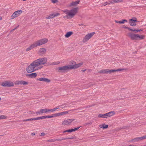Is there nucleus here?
<instances>
[{
  "instance_id": "de8ad7c7",
  "label": "nucleus",
  "mask_w": 146,
  "mask_h": 146,
  "mask_svg": "<svg viewBox=\"0 0 146 146\" xmlns=\"http://www.w3.org/2000/svg\"><path fill=\"white\" fill-rule=\"evenodd\" d=\"M19 27V25H18L15 28H14V29H13L12 31H13L17 29Z\"/></svg>"
},
{
  "instance_id": "dca6fc26",
  "label": "nucleus",
  "mask_w": 146,
  "mask_h": 146,
  "mask_svg": "<svg viewBox=\"0 0 146 146\" xmlns=\"http://www.w3.org/2000/svg\"><path fill=\"white\" fill-rule=\"evenodd\" d=\"M36 76L37 74L36 73H33L30 74H27L26 75L27 77L31 78H35L36 77Z\"/></svg>"
},
{
  "instance_id": "680f3d73",
  "label": "nucleus",
  "mask_w": 146,
  "mask_h": 146,
  "mask_svg": "<svg viewBox=\"0 0 146 146\" xmlns=\"http://www.w3.org/2000/svg\"><path fill=\"white\" fill-rule=\"evenodd\" d=\"M26 0H23V1H26Z\"/></svg>"
},
{
  "instance_id": "58836bf2",
  "label": "nucleus",
  "mask_w": 146,
  "mask_h": 146,
  "mask_svg": "<svg viewBox=\"0 0 146 146\" xmlns=\"http://www.w3.org/2000/svg\"><path fill=\"white\" fill-rule=\"evenodd\" d=\"M73 131V130H72V129L67 130V132L69 133H71Z\"/></svg>"
},
{
  "instance_id": "f03ea898",
  "label": "nucleus",
  "mask_w": 146,
  "mask_h": 146,
  "mask_svg": "<svg viewBox=\"0 0 146 146\" xmlns=\"http://www.w3.org/2000/svg\"><path fill=\"white\" fill-rule=\"evenodd\" d=\"M78 8V7L73 9L70 10H66L63 11V12L71 18L73 17L77 13Z\"/></svg>"
},
{
  "instance_id": "37998d69",
  "label": "nucleus",
  "mask_w": 146,
  "mask_h": 146,
  "mask_svg": "<svg viewBox=\"0 0 146 146\" xmlns=\"http://www.w3.org/2000/svg\"><path fill=\"white\" fill-rule=\"evenodd\" d=\"M45 133H40V136H44L45 135Z\"/></svg>"
},
{
  "instance_id": "052dcab7",
  "label": "nucleus",
  "mask_w": 146,
  "mask_h": 146,
  "mask_svg": "<svg viewBox=\"0 0 146 146\" xmlns=\"http://www.w3.org/2000/svg\"><path fill=\"white\" fill-rule=\"evenodd\" d=\"M1 100V98L0 97V101Z\"/></svg>"
},
{
  "instance_id": "f8f14e48",
  "label": "nucleus",
  "mask_w": 146,
  "mask_h": 146,
  "mask_svg": "<svg viewBox=\"0 0 146 146\" xmlns=\"http://www.w3.org/2000/svg\"><path fill=\"white\" fill-rule=\"evenodd\" d=\"M46 52V50L44 48H42L40 49L38 52V53L40 55H43Z\"/></svg>"
},
{
  "instance_id": "e433bc0d",
  "label": "nucleus",
  "mask_w": 146,
  "mask_h": 146,
  "mask_svg": "<svg viewBox=\"0 0 146 146\" xmlns=\"http://www.w3.org/2000/svg\"><path fill=\"white\" fill-rule=\"evenodd\" d=\"M80 127H77V128H75L74 129H72V130H73V131H76L78 130L80 128Z\"/></svg>"
},
{
  "instance_id": "4be33fe9",
  "label": "nucleus",
  "mask_w": 146,
  "mask_h": 146,
  "mask_svg": "<svg viewBox=\"0 0 146 146\" xmlns=\"http://www.w3.org/2000/svg\"><path fill=\"white\" fill-rule=\"evenodd\" d=\"M119 1L118 0H113L111 1H108V4L110 5L113 4L114 3H117Z\"/></svg>"
},
{
  "instance_id": "4468645a",
  "label": "nucleus",
  "mask_w": 146,
  "mask_h": 146,
  "mask_svg": "<svg viewBox=\"0 0 146 146\" xmlns=\"http://www.w3.org/2000/svg\"><path fill=\"white\" fill-rule=\"evenodd\" d=\"M135 20L130 19L129 20V22L130 23V25L131 26H134L136 25L135 22L137 21L136 19H135Z\"/></svg>"
},
{
  "instance_id": "393cba45",
  "label": "nucleus",
  "mask_w": 146,
  "mask_h": 146,
  "mask_svg": "<svg viewBox=\"0 0 146 146\" xmlns=\"http://www.w3.org/2000/svg\"><path fill=\"white\" fill-rule=\"evenodd\" d=\"M98 117L101 118H107L106 113L104 114H100L98 115Z\"/></svg>"
},
{
  "instance_id": "09e8293b",
  "label": "nucleus",
  "mask_w": 146,
  "mask_h": 146,
  "mask_svg": "<svg viewBox=\"0 0 146 146\" xmlns=\"http://www.w3.org/2000/svg\"><path fill=\"white\" fill-rule=\"evenodd\" d=\"M56 110V109L55 108H54V109H52L51 112L55 111Z\"/></svg>"
},
{
  "instance_id": "b1692460",
  "label": "nucleus",
  "mask_w": 146,
  "mask_h": 146,
  "mask_svg": "<svg viewBox=\"0 0 146 146\" xmlns=\"http://www.w3.org/2000/svg\"><path fill=\"white\" fill-rule=\"evenodd\" d=\"M72 32L70 31L67 32L66 34L65 35V36L66 38H68L71 35L73 34Z\"/></svg>"
},
{
  "instance_id": "f257e3e1",
  "label": "nucleus",
  "mask_w": 146,
  "mask_h": 146,
  "mask_svg": "<svg viewBox=\"0 0 146 146\" xmlns=\"http://www.w3.org/2000/svg\"><path fill=\"white\" fill-rule=\"evenodd\" d=\"M47 59L46 57L37 59L33 62L26 68L28 73L32 72L41 69L43 67L42 65L46 63Z\"/></svg>"
},
{
  "instance_id": "c756f323",
  "label": "nucleus",
  "mask_w": 146,
  "mask_h": 146,
  "mask_svg": "<svg viewBox=\"0 0 146 146\" xmlns=\"http://www.w3.org/2000/svg\"><path fill=\"white\" fill-rule=\"evenodd\" d=\"M68 113V112L67 111L62 112L60 113V116L64 115H65L66 114Z\"/></svg>"
},
{
  "instance_id": "79ce46f5",
  "label": "nucleus",
  "mask_w": 146,
  "mask_h": 146,
  "mask_svg": "<svg viewBox=\"0 0 146 146\" xmlns=\"http://www.w3.org/2000/svg\"><path fill=\"white\" fill-rule=\"evenodd\" d=\"M57 0H52V2L53 3H55L57 2Z\"/></svg>"
},
{
  "instance_id": "473e14b6",
  "label": "nucleus",
  "mask_w": 146,
  "mask_h": 146,
  "mask_svg": "<svg viewBox=\"0 0 146 146\" xmlns=\"http://www.w3.org/2000/svg\"><path fill=\"white\" fill-rule=\"evenodd\" d=\"M44 116V119L47 118H51L53 117V116L52 115H47V116Z\"/></svg>"
},
{
  "instance_id": "1a4fd4ad",
  "label": "nucleus",
  "mask_w": 146,
  "mask_h": 146,
  "mask_svg": "<svg viewBox=\"0 0 146 146\" xmlns=\"http://www.w3.org/2000/svg\"><path fill=\"white\" fill-rule=\"evenodd\" d=\"M14 85L13 82L7 81L3 82L1 84V86L4 87H10L13 86Z\"/></svg>"
},
{
  "instance_id": "c03bdc74",
  "label": "nucleus",
  "mask_w": 146,
  "mask_h": 146,
  "mask_svg": "<svg viewBox=\"0 0 146 146\" xmlns=\"http://www.w3.org/2000/svg\"><path fill=\"white\" fill-rule=\"evenodd\" d=\"M127 69H120L119 68V72L120 71H121L122 70H124L125 71V70H126Z\"/></svg>"
},
{
  "instance_id": "cd10ccee",
  "label": "nucleus",
  "mask_w": 146,
  "mask_h": 146,
  "mask_svg": "<svg viewBox=\"0 0 146 146\" xmlns=\"http://www.w3.org/2000/svg\"><path fill=\"white\" fill-rule=\"evenodd\" d=\"M139 140H140V137H138L134 138V139H132L131 141L134 142H135Z\"/></svg>"
},
{
  "instance_id": "a19ab883",
  "label": "nucleus",
  "mask_w": 146,
  "mask_h": 146,
  "mask_svg": "<svg viewBox=\"0 0 146 146\" xmlns=\"http://www.w3.org/2000/svg\"><path fill=\"white\" fill-rule=\"evenodd\" d=\"M31 120H35V118H33L28 119V121H31Z\"/></svg>"
},
{
  "instance_id": "aec40b11",
  "label": "nucleus",
  "mask_w": 146,
  "mask_h": 146,
  "mask_svg": "<svg viewBox=\"0 0 146 146\" xmlns=\"http://www.w3.org/2000/svg\"><path fill=\"white\" fill-rule=\"evenodd\" d=\"M38 80L39 81H44L45 82H50V81L48 79L46 78H39L38 79Z\"/></svg>"
},
{
  "instance_id": "6e6552de",
  "label": "nucleus",
  "mask_w": 146,
  "mask_h": 146,
  "mask_svg": "<svg viewBox=\"0 0 146 146\" xmlns=\"http://www.w3.org/2000/svg\"><path fill=\"white\" fill-rule=\"evenodd\" d=\"M95 34L94 32L90 33H88L86 35L84 38L83 40V42H87L89 39H90Z\"/></svg>"
},
{
  "instance_id": "603ef678",
  "label": "nucleus",
  "mask_w": 146,
  "mask_h": 146,
  "mask_svg": "<svg viewBox=\"0 0 146 146\" xmlns=\"http://www.w3.org/2000/svg\"><path fill=\"white\" fill-rule=\"evenodd\" d=\"M30 113H29L30 114H35V112H33V111H30Z\"/></svg>"
},
{
  "instance_id": "ea45409f",
  "label": "nucleus",
  "mask_w": 146,
  "mask_h": 146,
  "mask_svg": "<svg viewBox=\"0 0 146 146\" xmlns=\"http://www.w3.org/2000/svg\"><path fill=\"white\" fill-rule=\"evenodd\" d=\"M40 111H38L36 112V114L37 115H40L41 113H40Z\"/></svg>"
},
{
  "instance_id": "4d7b16f0",
  "label": "nucleus",
  "mask_w": 146,
  "mask_h": 146,
  "mask_svg": "<svg viewBox=\"0 0 146 146\" xmlns=\"http://www.w3.org/2000/svg\"><path fill=\"white\" fill-rule=\"evenodd\" d=\"M79 26L83 25L82 24H79Z\"/></svg>"
},
{
  "instance_id": "49530a36",
  "label": "nucleus",
  "mask_w": 146,
  "mask_h": 146,
  "mask_svg": "<svg viewBox=\"0 0 146 146\" xmlns=\"http://www.w3.org/2000/svg\"><path fill=\"white\" fill-rule=\"evenodd\" d=\"M52 109H46V113L48 112L49 111H51V112Z\"/></svg>"
},
{
  "instance_id": "864d4df0",
  "label": "nucleus",
  "mask_w": 146,
  "mask_h": 146,
  "mask_svg": "<svg viewBox=\"0 0 146 146\" xmlns=\"http://www.w3.org/2000/svg\"><path fill=\"white\" fill-rule=\"evenodd\" d=\"M28 121V119H24L23 120V121Z\"/></svg>"
},
{
  "instance_id": "69168bd1",
  "label": "nucleus",
  "mask_w": 146,
  "mask_h": 146,
  "mask_svg": "<svg viewBox=\"0 0 146 146\" xmlns=\"http://www.w3.org/2000/svg\"><path fill=\"white\" fill-rule=\"evenodd\" d=\"M120 0H119V2H120Z\"/></svg>"
},
{
  "instance_id": "423d86ee",
  "label": "nucleus",
  "mask_w": 146,
  "mask_h": 146,
  "mask_svg": "<svg viewBox=\"0 0 146 146\" xmlns=\"http://www.w3.org/2000/svg\"><path fill=\"white\" fill-rule=\"evenodd\" d=\"M74 67H72L70 66H62V67L57 68V69L59 72H64L66 70H69V69L74 68Z\"/></svg>"
},
{
  "instance_id": "e2e57ef3",
  "label": "nucleus",
  "mask_w": 146,
  "mask_h": 146,
  "mask_svg": "<svg viewBox=\"0 0 146 146\" xmlns=\"http://www.w3.org/2000/svg\"><path fill=\"white\" fill-rule=\"evenodd\" d=\"M63 108H63V107H62V109H63Z\"/></svg>"
},
{
  "instance_id": "72a5a7b5",
  "label": "nucleus",
  "mask_w": 146,
  "mask_h": 146,
  "mask_svg": "<svg viewBox=\"0 0 146 146\" xmlns=\"http://www.w3.org/2000/svg\"><path fill=\"white\" fill-rule=\"evenodd\" d=\"M44 116H42L41 117H37L35 118V120H36L40 119H44Z\"/></svg>"
},
{
  "instance_id": "6e6d98bb",
  "label": "nucleus",
  "mask_w": 146,
  "mask_h": 146,
  "mask_svg": "<svg viewBox=\"0 0 146 146\" xmlns=\"http://www.w3.org/2000/svg\"><path fill=\"white\" fill-rule=\"evenodd\" d=\"M86 70L85 69V70H81L82 71H83V72H84Z\"/></svg>"
},
{
  "instance_id": "6ab92c4d",
  "label": "nucleus",
  "mask_w": 146,
  "mask_h": 146,
  "mask_svg": "<svg viewBox=\"0 0 146 146\" xmlns=\"http://www.w3.org/2000/svg\"><path fill=\"white\" fill-rule=\"evenodd\" d=\"M106 113V117H107V118L108 117H110V116H112V115H114L115 114V113L114 111H112L110 112H109Z\"/></svg>"
},
{
  "instance_id": "5fc2aeb1",
  "label": "nucleus",
  "mask_w": 146,
  "mask_h": 146,
  "mask_svg": "<svg viewBox=\"0 0 146 146\" xmlns=\"http://www.w3.org/2000/svg\"><path fill=\"white\" fill-rule=\"evenodd\" d=\"M67 132V130H65L63 132V133H66Z\"/></svg>"
},
{
  "instance_id": "0e129e2a",
  "label": "nucleus",
  "mask_w": 146,
  "mask_h": 146,
  "mask_svg": "<svg viewBox=\"0 0 146 146\" xmlns=\"http://www.w3.org/2000/svg\"><path fill=\"white\" fill-rule=\"evenodd\" d=\"M144 146H146V144Z\"/></svg>"
},
{
  "instance_id": "a211bd4d",
  "label": "nucleus",
  "mask_w": 146,
  "mask_h": 146,
  "mask_svg": "<svg viewBox=\"0 0 146 146\" xmlns=\"http://www.w3.org/2000/svg\"><path fill=\"white\" fill-rule=\"evenodd\" d=\"M80 1L79 0H77V1L73 2L71 3H70V6L71 7L72 6H76L79 3Z\"/></svg>"
},
{
  "instance_id": "3c124183",
  "label": "nucleus",
  "mask_w": 146,
  "mask_h": 146,
  "mask_svg": "<svg viewBox=\"0 0 146 146\" xmlns=\"http://www.w3.org/2000/svg\"><path fill=\"white\" fill-rule=\"evenodd\" d=\"M31 135H35V133L33 132L31 133Z\"/></svg>"
},
{
  "instance_id": "8fccbe9b",
  "label": "nucleus",
  "mask_w": 146,
  "mask_h": 146,
  "mask_svg": "<svg viewBox=\"0 0 146 146\" xmlns=\"http://www.w3.org/2000/svg\"><path fill=\"white\" fill-rule=\"evenodd\" d=\"M62 106V105H61V106H57L55 108L56 109V110L58 109L59 108V107H60V106Z\"/></svg>"
},
{
  "instance_id": "2f4dec72",
  "label": "nucleus",
  "mask_w": 146,
  "mask_h": 146,
  "mask_svg": "<svg viewBox=\"0 0 146 146\" xmlns=\"http://www.w3.org/2000/svg\"><path fill=\"white\" fill-rule=\"evenodd\" d=\"M7 118V116L4 115H1L0 116V119H5Z\"/></svg>"
},
{
  "instance_id": "20e7f679",
  "label": "nucleus",
  "mask_w": 146,
  "mask_h": 146,
  "mask_svg": "<svg viewBox=\"0 0 146 146\" xmlns=\"http://www.w3.org/2000/svg\"><path fill=\"white\" fill-rule=\"evenodd\" d=\"M48 40L46 38H43L34 42L36 46L44 44L47 42Z\"/></svg>"
},
{
  "instance_id": "2eb2a0df",
  "label": "nucleus",
  "mask_w": 146,
  "mask_h": 146,
  "mask_svg": "<svg viewBox=\"0 0 146 146\" xmlns=\"http://www.w3.org/2000/svg\"><path fill=\"white\" fill-rule=\"evenodd\" d=\"M36 47V45L34 42L26 49V51H28Z\"/></svg>"
},
{
  "instance_id": "ddd939ff",
  "label": "nucleus",
  "mask_w": 146,
  "mask_h": 146,
  "mask_svg": "<svg viewBox=\"0 0 146 146\" xmlns=\"http://www.w3.org/2000/svg\"><path fill=\"white\" fill-rule=\"evenodd\" d=\"M60 15L59 13H53L50 14L48 16L46 17V19H52L55 17H57Z\"/></svg>"
},
{
  "instance_id": "4c0bfd02",
  "label": "nucleus",
  "mask_w": 146,
  "mask_h": 146,
  "mask_svg": "<svg viewBox=\"0 0 146 146\" xmlns=\"http://www.w3.org/2000/svg\"><path fill=\"white\" fill-rule=\"evenodd\" d=\"M54 115L56 117L60 116V113H55L54 114Z\"/></svg>"
},
{
  "instance_id": "412c9836",
  "label": "nucleus",
  "mask_w": 146,
  "mask_h": 146,
  "mask_svg": "<svg viewBox=\"0 0 146 146\" xmlns=\"http://www.w3.org/2000/svg\"><path fill=\"white\" fill-rule=\"evenodd\" d=\"M17 84H23L24 85H27L28 84L27 82L24 81H18L17 82Z\"/></svg>"
},
{
  "instance_id": "39448f33",
  "label": "nucleus",
  "mask_w": 146,
  "mask_h": 146,
  "mask_svg": "<svg viewBox=\"0 0 146 146\" xmlns=\"http://www.w3.org/2000/svg\"><path fill=\"white\" fill-rule=\"evenodd\" d=\"M119 70V69L117 70H109V69H103L99 71L98 73L101 74H110L111 73L116 72Z\"/></svg>"
},
{
  "instance_id": "f704fd0d",
  "label": "nucleus",
  "mask_w": 146,
  "mask_h": 146,
  "mask_svg": "<svg viewBox=\"0 0 146 146\" xmlns=\"http://www.w3.org/2000/svg\"><path fill=\"white\" fill-rule=\"evenodd\" d=\"M127 21L125 19L122 20L121 21H119V23L123 24L125 22H127Z\"/></svg>"
},
{
  "instance_id": "13d9d810",
  "label": "nucleus",
  "mask_w": 146,
  "mask_h": 146,
  "mask_svg": "<svg viewBox=\"0 0 146 146\" xmlns=\"http://www.w3.org/2000/svg\"><path fill=\"white\" fill-rule=\"evenodd\" d=\"M115 22L116 23H119V22H118V21H115Z\"/></svg>"
},
{
  "instance_id": "7ed1b4c3",
  "label": "nucleus",
  "mask_w": 146,
  "mask_h": 146,
  "mask_svg": "<svg viewBox=\"0 0 146 146\" xmlns=\"http://www.w3.org/2000/svg\"><path fill=\"white\" fill-rule=\"evenodd\" d=\"M128 36L132 40H138L139 38L141 39H143L144 36L143 35H139L132 33H129L128 34Z\"/></svg>"
},
{
  "instance_id": "bf43d9fd",
  "label": "nucleus",
  "mask_w": 146,
  "mask_h": 146,
  "mask_svg": "<svg viewBox=\"0 0 146 146\" xmlns=\"http://www.w3.org/2000/svg\"><path fill=\"white\" fill-rule=\"evenodd\" d=\"M1 19H2V18H1V17H0V20H1Z\"/></svg>"
},
{
  "instance_id": "bb28decb",
  "label": "nucleus",
  "mask_w": 146,
  "mask_h": 146,
  "mask_svg": "<svg viewBox=\"0 0 146 146\" xmlns=\"http://www.w3.org/2000/svg\"><path fill=\"white\" fill-rule=\"evenodd\" d=\"M40 113H46V108L44 109H40Z\"/></svg>"
},
{
  "instance_id": "c85d7f7f",
  "label": "nucleus",
  "mask_w": 146,
  "mask_h": 146,
  "mask_svg": "<svg viewBox=\"0 0 146 146\" xmlns=\"http://www.w3.org/2000/svg\"><path fill=\"white\" fill-rule=\"evenodd\" d=\"M74 138V137H68V138H63L61 139H59V141H61L62 140H65L66 139H72Z\"/></svg>"
},
{
  "instance_id": "a18cd8bd",
  "label": "nucleus",
  "mask_w": 146,
  "mask_h": 146,
  "mask_svg": "<svg viewBox=\"0 0 146 146\" xmlns=\"http://www.w3.org/2000/svg\"><path fill=\"white\" fill-rule=\"evenodd\" d=\"M107 4H108V2H105L103 4L104 6H105L106 5H107Z\"/></svg>"
},
{
  "instance_id": "f3484780",
  "label": "nucleus",
  "mask_w": 146,
  "mask_h": 146,
  "mask_svg": "<svg viewBox=\"0 0 146 146\" xmlns=\"http://www.w3.org/2000/svg\"><path fill=\"white\" fill-rule=\"evenodd\" d=\"M125 28H127V29H129V30L130 31H132L135 33H136L137 32H140V31H142V30L141 29L139 30L138 29H131L129 28L128 27H125Z\"/></svg>"
},
{
  "instance_id": "0eeeda50",
  "label": "nucleus",
  "mask_w": 146,
  "mask_h": 146,
  "mask_svg": "<svg viewBox=\"0 0 146 146\" xmlns=\"http://www.w3.org/2000/svg\"><path fill=\"white\" fill-rule=\"evenodd\" d=\"M70 64H71V65H68V66H70L72 67H74L75 68H74L69 69H75L77 68L80 67L83 64V63L82 62H81L78 64H76V62L73 61H71L70 62Z\"/></svg>"
},
{
  "instance_id": "5701e85b",
  "label": "nucleus",
  "mask_w": 146,
  "mask_h": 146,
  "mask_svg": "<svg viewBox=\"0 0 146 146\" xmlns=\"http://www.w3.org/2000/svg\"><path fill=\"white\" fill-rule=\"evenodd\" d=\"M99 127L101 128L105 129L107 128L108 127V125H105L104 123H103L102 124L100 125H99Z\"/></svg>"
},
{
  "instance_id": "9b49d317",
  "label": "nucleus",
  "mask_w": 146,
  "mask_h": 146,
  "mask_svg": "<svg viewBox=\"0 0 146 146\" xmlns=\"http://www.w3.org/2000/svg\"><path fill=\"white\" fill-rule=\"evenodd\" d=\"M74 120V119H69L64 120L62 123V125H66L70 124Z\"/></svg>"
},
{
  "instance_id": "7c9ffc66",
  "label": "nucleus",
  "mask_w": 146,
  "mask_h": 146,
  "mask_svg": "<svg viewBox=\"0 0 146 146\" xmlns=\"http://www.w3.org/2000/svg\"><path fill=\"white\" fill-rule=\"evenodd\" d=\"M59 63H60V62L59 61H58L57 62H54L52 63L51 64H50L52 65H54L58 64H59Z\"/></svg>"
},
{
  "instance_id": "c9c22d12",
  "label": "nucleus",
  "mask_w": 146,
  "mask_h": 146,
  "mask_svg": "<svg viewBox=\"0 0 146 146\" xmlns=\"http://www.w3.org/2000/svg\"><path fill=\"white\" fill-rule=\"evenodd\" d=\"M139 137L140 140H143L145 139H146V135L143 136L142 137Z\"/></svg>"
},
{
  "instance_id": "9d476101",
  "label": "nucleus",
  "mask_w": 146,
  "mask_h": 146,
  "mask_svg": "<svg viewBox=\"0 0 146 146\" xmlns=\"http://www.w3.org/2000/svg\"><path fill=\"white\" fill-rule=\"evenodd\" d=\"M22 11L21 10H18L15 12L11 16V19H13L14 18L18 16L20 14L22 13Z\"/></svg>"
},
{
  "instance_id": "a878e982",
  "label": "nucleus",
  "mask_w": 146,
  "mask_h": 146,
  "mask_svg": "<svg viewBox=\"0 0 146 146\" xmlns=\"http://www.w3.org/2000/svg\"><path fill=\"white\" fill-rule=\"evenodd\" d=\"M59 141V139H54L48 140H47V141L48 142H53L56 141Z\"/></svg>"
}]
</instances>
